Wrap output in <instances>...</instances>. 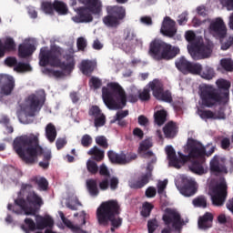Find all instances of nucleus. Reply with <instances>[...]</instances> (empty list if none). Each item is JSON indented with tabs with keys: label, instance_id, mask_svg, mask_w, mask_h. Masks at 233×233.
<instances>
[{
	"label": "nucleus",
	"instance_id": "nucleus-1",
	"mask_svg": "<svg viewBox=\"0 0 233 233\" xmlns=\"http://www.w3.org/2000/svg\"><path fill=\"white\" fill-rule=\"evenodd\" d=\"M13 149L25 165H35L37 157L43 156V161L39 162V167L44 170L50 167L52 151L39 145V134L16 137L13 141Z\"/></svg>",
	"mask_w": 233,
	"mask_h": 233
},
{
	"label": "nucleus",
	"instance_id": "nucleus-2",
	"mask_svg": "<svg viewBox=\"0 0 233 233\" xmlns=\"http://www.w3.org/2000/svg\"><path fill=\"white\" fill-rule=\"evenodd\" d=\"M26 190H32L31 184H22L18 197L15 199L14 204L7 205V209L18 216H21L23 212L25 216H36L37 212L41 210V207L45 205V201L35 191H29L24 198L23 193Z\"/></svg>",
	"mask_w": 233,
	"mask_h": 233
},
{
	"label": "nucleus",
	"instance_id": "nucleus-3",
	"mask_svg": "<svg viewBox=\"0 0 233 233\" xmlns=\"http://www.w3.org/2000/svg\"><path fill=\"white\" fill-rule=\"evenodd\" d=\"M102 98L109 110H122L127 106V99L129 103H137L139 96L130 94L127 97V93L119 83L110 82L106 86L102 87Z\"/></svg>",
	"mask_w": 233,
	"mask_h": 233
},
{
	"label": "nucleus",
	"instance_id": "nucleus-4",
	"mask_svg": "<svg viewBox=\"0 0 233 233\" xmlns=\"http://www.w3.org/2000/svg\"><path fill=\"white\" fill-rule=\"evenodd\" d=\"M65 50L58 46H51L50 50L48 47H42L39 54V65L40 66H56L60 68L63 72H73L76 68V60L72 55L66 56V61H61Z\"/></svg>",
	"mask_w": 233,
	"mask_h": 233
},
{
	"label": "nucleus",
	"instance_id": "nucleus-5",
	"mask_svg": "<svg viewBox=\"0 0 233 233\" xmlns=\"http://www.w3.org/2000/svg\"><path fill=\"white\" fill-rule=\"evenodd\" d=\"M121 214V206L117 200H107L102 202L96 209V219L101 227H107L111 223V232H116V228H119L123 225V218L119 217Z\"/></svg>",
	"mask_w": 233,
	"mask_h": 233
},
{
	"label": "nucleus",
	"instance_id": "nucleus-6",
	"mask_svg": "<svg viewBox=\"0 0 233 233\" xmlns=\"http://www.w3.org/2000/svg\"><path fill=\"white\" fill-rule=\"evenodd\" d=\"M177 46H172L163 40L155 39L149 45L148 54L155 61H170L179 54Z\"/></svg>",
	"mask_w": 233,
	"mask_h": 233
},
{
	"label": "nucleus",
	"instance_id": "nucleus-7",
	"mask_svg": "<svg viewBox=\"0 0 233 233\" xmlns=\"http://www.w3.org/2000/svg\"><path fill=\"white\" fill-rule=\"evenodd\" d=\"M199 96L203 106L207 108H212L216 105H227L225 100H223L221 94L218 88L210 85H203L199 87Z\"/></svg>",
	"mask_w": 233,
	"mask_h": 233
},
{
	"label": "nucleus",
	"instance_id": "nucleus-8",
	"mask_svg": "<svg viewBox=\"0 0 233 233\" xmlns=\"http://www.w3.org/2000/svg\"><path fill=\"white\" fill-rule=\"evenodd\" d=\"M106 15L102 21L107 28H117L121 25V21L127 17V9L121 5H108L106 8Z\"/></svg>",
	"mask_w": 233,
	"mask_h": 233
},
{
	"label": "nucleus",
	"instance_id": "nucleus-9",
	"mask_svg": "<svg viewBox=\"0 0 233 233\" xmlns=\"http://www.w3.org/2000/svg\"><path fill=\"white\" fill-rule=\"evenodd\" d=\"M162 219L167 227H172L175 232L181 233L183 231V227H185V220L181 218V214L172 209L167 208L165 214L162 217Z\"/></svg>",
	"mask_w": 233,
	"mask_h": 233
},
{
	"label": "nucleus",
	"instance_id": "nucleus-10",
	"mask_svg": "<svg viewBox=\"0 0 233 233\" xmlns=\"http://www.w3.org/2000/svg\"><path fill=\"white\" fill-rule=\"evenodd\" d=\"M191 57L195 61L199 59H208L212 56L214 50V44L212 42L195 44L187 46Z\"/></svg>",
	"mask_w": 233,
	"mask_h": 233
},
{
	"label": "nucleus",
	"instance_id": "nucleus-11",
	"mask_svg": "<svg viewBox=\"0 0 233 233\" xmlns=\"http://www.w3.org/2000/svg\"><path fill=\"white\" fill-rule=\"evenodd\" d=\"M211 201L214 207H223L228 196V186L227 181L221 180L211 189Z\"/></svg>",
	"mask_w": 233,
	"mask_h": 233
},
{
	"label": "nucleus",
	"instance_id": "nucleus-12",
	"mask_svg": "<svg viewBox=\"0 0 233 233\" xmlns=\"http://www.w3.org/2000/svg\"><path fill=\"white\" fill-rule=\"evenodd\" d=\"M187 147L188 157L191 159H205L207 148L201 142L194 138H188Z\"/></svg>",
	"mask_w": 233,
	"mask_h": 233
},
{
	"label": "nucleus",
	"instance_id": "nucleus-13",
	"mask_svg": "<svg viewBox=\"0 0 233 233\" xmlns=\"http://www.w3.org/2000/svg\"><path fill=\"white\" fill-rule=\"evenodd\" d=\"M149 88L152 90L156 99L165 101L166 103H172V94L169 91L163 90V83L161 81L154 79L152 82H149Z\"/></svg>",
	"mask_w": 233,
	"mask_h": 233
},
{
	"label": "nucleus",
	"instance_id": "nucleus-14",
	"mask_svg": "<svg viewBox=\"0 0 233 233\" xmlns=\"http://www.w3.org/2000/svg\"><path fill=\"white\" fill-rule=\"evenodd\" d=\"M107 157L112 165H128L131 161L137 159V155L136 153L127 155L123 152L117 154L113 150H109L107 151Z\"/></svg>",
	"mask_w": 233,
	"mask_h": 233
},
{
	"label": "nucleus",
	"instance_id": "nucleus-15",
	"mask_svg": "<svg viewBox=\"0 0 233 233\" xmlns=\"http://www.w3.org/2000/svg\"><path fill=\"white\" fill-rule=\"evenodd\" d=\"M43 105H45V100H40L39 96H35V94L30 95L25 99L24 112L29 117H34L37 112V108H39V106H43Z\"/></svg>",
	"mask_w": 233,
	"mask_h": 233
},
{
	"label": "nucleus",
	"instance_id": "nucleus-16",
	"mask_svg": "<svg viewBox=\"0 0 233 233\" xmlns=\"http://www.w3.org/2000/svg\"><path fill=\"white\" fill-rule=\"evenodd\" d=\"M227 25L225 21H223V18L218 17L209 24V34H211L215 39H219V37L227 35Z\"/></svg>",
	"mask_w": 233,
	"mask_h": 233
},
{
	"label": "nucleus",
	"instance_id": "nucleus-17",
	"mask_svg": "<svg viewBox=\"0 0 233 233\" xmlns=\"http://www.w3.org/2000/svg\"><path fill=\"white\" fill-rule=\"evenodd\" d=\"M216 85L218 86L217 90L219 91L220 97L223 98L224 103L226 105L230 101V87L232 84L230 81L219 78L216 81Z\"/></svg>",
	"mask_w": 233,
	"mask_h": 233
},
{
	"label": "nucleus",
	"instance_id": "nucleus-18",
	"mask_svg": "<svg viewBox=\"0 0 233 233\" xmlns=\"http://www.w3.org/2000/svg\"><path fill=\"white\" fill-rule=\"evenodd\" d=\"M160 32L166 37H174L177 34V29L176 28V21L170 19V16H166L162 23Z\"/></svg>",
	"mask_w": 233,
	"mask_h": 233
},
{
	"label": "nucleus",
	"instance_id": "nucleus-19",
	"mask_svg": "<svg viewBox=\"0 0 233 233\" xmlns=\"http://www.w3.org/2000/svg\"><path fill=\"white\" fill-rule=\"evenodd\" d=\"M74 23H92L94 21V16H92V12L85 6L79 7L77 9V15L72 17Z\"/></svg>",
	"mask_w": 233,
	"mask_h": 233
},
{
	"label": "nucleus",
	"instance_id": "nucleus-20",
	"mask_svg": "<svg viewBox=\"0 0 233 233\" xmlns=\"http://www.w3.org/2000/svg\"><path fill=\"white\" fill-rule=\"evenodd\" d=\"M17 45L12 36H6L0 40V59L5 57L6 52H14Z\"/></svg>",
	"mask_w": 233,
	"mask_h": 233
},
{
	"label": "nucleus",
	"instance_id": "nucleus-21",
	"mask_svg": "<svg viewBox=\"0 0 233 233\" xmlns=\"http://www.w3.org/2000/svg\"><path fill=\"white\" fill-rule=\"evenodd\" d=\"M198 189H196V181L189 178H183L182 186L180 187V194L186 198L194 196Z\"/></svg>",
	"mask_w": 233,
	"mask_h": 233
},
{
	"label": "nucleus",
	"instance_id": "nucleus-22",
	"mask_svg": "<svg viewBox=\"0 0 233 233\" xmlns=\"http://www.w3.org/2000/svg\"><path fill=\"white\" fill-rule=\"evenodd\" d=\"M152 170H154V166L150 163L147 164V173L142 175L137 181L133 182L131 184V188H143L145 185H147L150 181V177H152Z\"/></svg>",
	"mask_w": 233,
	"mask_h": 233
},
{
	"label": "nucleus",
	"instance_id": "nucleus-23",
	"mask_svg": "<svg viewBox=\"0 0 233 233\" xmlns=\"http://www.w3.org/2000/svg\"><path fill=\"white\" fill-rule=\"evenodd\" d=\"M0 80L4 81L5 84L1 87V94L4 96H10L15 86V81L13 76L0 75Z\"/></svg>",
	"mask_w": 233,
	"mask_h": 233
},
{
	"label": "nucleus",
	"instance_id": "nucleus-24",
	"mask_svg": "<svg viewBox=\"0 0 233 233\" xmlns=\"http://www.w3.org/2000/svg\"><path fill=\"white\" fill-rule=\"evenodd\" d=\"M93 15H101L103 3L101 0H85V6Z\"/></svg>",
	"mask_w": 233,
	"mask_h": 233
},
{
	"label": "nucleus",
	"instance_id": "nucleus-25",
	"mask_svg": "<svg viewBox=\"0 0 233 233\" xmlns=\"http://www.w3.org/2000/svg\"><path fill=\"white\" fill-rule=\"evenodd\" d=\"M163 132L167 139H174L177 136V132H179V127L176 122L169 121L164 126Z\"/></svg>",
	"mask_w": 233,
	"mask_h": 233
},
{
	"label": "nucleus",
	"instance_id": "nucleus-26",
	"mask_svg": "<svg viewBox=\"0 0 233 233\" xmlns=\"http://www.w3.org/2000/svg\"><path fill=\"white\" fill-rule=\"evenodd\" d=\"M35 52V46L30 43H23L20 44L18 46V56L22 59H25L26 57H30L32 54Z\"/></svg>",
	"mask_w": 233,
	"mask_h": 233
},
{
	"label": "nucleus",
	"instance_id": "nucleus-27",
	"mask_svg": "<svg viewBox=\"0 0 233 233\" xmlns=\"http://www.w3.org/2000/svg\"><path fill=\"white\" fill-rule=\"evenodd\" d=\"M212 221H214V215L210 212H206L198 218V228H200V230H208V228H212Z\"/></svg>",
	"mask_w": 233,
	"mask_h": 233
},
{
	"label": "nucleus",
	"instance_id": "nucleus-28",
	"mask_svg": "<svg viewBox=\"0 0 233 233\" xmlns=\"http://www.w3.org/2000/svg\"><path fill=\"white\" fill-rule=\"evenodd\" d=\"M123 45H126L127 48H132L133 46L143 45V41L137 38L134 31H127Z\"/></svg>",
	"mask_w": 233,
	"mask_h": 233
},
{
	"label": "nucleus",
	"instance_id": "nucleus-29",
	"mask_svg": "<svg viewBox=\"0 0 233 233\" xmlns=\"http://www.w3.org/2000/svg\"><path fill=\"white\" fill-rule=\"evenodd\" d=\"M54 227V219L48 217H41L36 215L37 230H45V228H52Z\"/></svg>",
	"mask_w": 233,
	"mask_h": 233
},
{
	"label": "nucleus",
	"instance_id": "nucleus-30",
	"mask_svg": "<svg viewBox=\"0 0 233 233\" xmlns=\"http://www.w3.org/2000/svg\"><path fill=\"white\" fill-rule=\"evenodd\" d=\"M166 154L167 156L170 167H174V168H181V165H179V158H177L176 149H174L172 146H167L166 147Z\"/></svg>",
	"mask_w": 233,
	"mask_h": 233
},
{
	"label": "nucleus",
	"instance_id": "nucleus-31",
	"mask_svg": "<svg viewBox=\"0 0 233 233\" xmlns=\"http://www.w3.org/2000/svg\"><path fill=\"white\" fill-rule=\"evenodd\" d=\"M205 158H197V160L192 161L189 165V170L193 174H198V176H203L205 174Z\"/></svg>",
	"mask_w": 233,
	"mask_h": 233
},
{
	"label": "nucleus",
	"instance_id": "nucleus-32",
	"mask_svg": "<svg viewBox=\"0 0 233 233\" xmlns=\"http://www.w3.org/2000/svg\"><path fill=\"white\" fill-rule=\"evenodd\" d=\"M80 70L84 76H90L96 70V63L92 60H83L80 64Z\"/></svg>",
	"mask_w": 233,
	"mask_h": 233
},
{
	"label": "nucleus",
	"instance_id": "nucleus-33",
	"mask_svg": "<svg viewBox=\"0 0 233 233\" xmlns=\"http://www.w3.org/2000/svg\"><path fill=\"white\" fill-rule=\"evenodd\" d=\"M86 185L87 192L90 194V196H99V184L97 183V179L89 178L86 180Z\"/></svg>",
	"mask_w": 233,
	"mask_h": 233
},
{
	"label": "nucleus",
	"instance_id": "nucleus-34",
	"mask_svg": "<svg viewBox=\"0 0 233 233\" xmlns=\"http://www.w3.org/2000/svg\"><path fill=\"white\" fill-rule=\"evenodd\" d=\"M88 156H92L93 161H96L100 163L105 159V150L100 149L97 146H94L89 151L87 152Z\"/></svg>",
	"mask_w": 233,
	"mask_h": 233
},
{
	"label": "nucleus",
	"instance_id": "nucleus-35",
	"mask_svg": "<svg viewBox=\"0 0 233 233\" xmlns=\"http://www.w3.org/2000/svg\"><path fill=\"white\" fill-rule=\"evenodd\" d=\"M46 137L50 143H54V141H56V138L57 137V129H56V126L54 124L49 123L46 125Z\"/></svg>",
	"mask_w": 233,
	"mask_h": 233
},
{
	"label": "nucleus",
	"instance_id": "nucleus-36",
	"mask_svg": "<svg viewBox=\"0 0 233 233\" xmlns=\"http://www.w3.org/2000/svg\"><path fill=\"white\" fill-rule=\"evenodd\" d=\"M53 6L55 12L59 14V15H66V14H68V6L63 1L55 0L53 2Z\"/></svg>",
	"mask_w": 233,
	"mask_h": 233
},
{
	"label": "nucleus",
	"instance_id": "nucleus-37",
	"mask_svg": "<svg viewBox=\"0 0 233 233\" xmlns=\"http://www.w3.org/2000/svg\"><path fill=\"white\" fill-rule=\"evenodd\" d=\"M190 64L191 63L188 60H187L185 56H181L175 62L176 67L180 72H187L188 68H190Z\"/></svg>",
	"mask_w": 233,
	"mask_h": 233
},
{
	"label": "nucleus",
	"instance_id": "nucleus-38",
	"mask_svg": "<svg viewBox=\"0 0 233 233\" xmlns=\"http://www.w3.org/2000/svg\"><path fill=\"white\" fill-rule=\"evenodd\" d=\"M217 41H219L221 50H228L230 46H233V36H228V33L227 35L219 37Z\"/></svg>",
	"mask_w": 233,
	"mask_h": 233
},
{
	"label": "nucleus",
	"instance_id": "nucleus-39",
	"mask_svg": "<svg viewBox=\"0 0 233 233\" xmlns=\"http://www.w3.org/2000/svg\"><path fill=\"white\" fill-rule=\"evenodd\" d=\"M210 170L211 172H216L217 174L227 173V167L220 166L218 158H214L210 161Z\"/></svg>",
	"mask_w": 233,
	"mask_h": 233
},
{
	"label": "nucleus",
	"instance_id": "nucleus-40",
	"mask_svg": "<svg viewBox=\"0 0 233 233\" xmlns=\"http://www.w3.org/2000/svg\"><path fill=\"white\" fill-rule=\"evenodd\" d=\"M155 117V123L158 126L161 127L165 125L167 122V111L165 110H158L154 114Z\"/></svg>",
	"mask_w": 233,
	"mask_h": 233
},
{
	"label": "nucleus",
	"instance_id": "nucleus-41",
	"mask_svg": "<svg viewBox=\"0 0 233 233\" xmlns=\"http://www.w3.org/2000/svg\"><path fill=\"white\" fill-rule=\"evenodd\" d=\"M34 183L38 186V189L45 191L48 190V180L45 177H33Z\"/></svg>",
	"mask_w": 233,
	"mask_h": 233
},
{
	"label": "nucleus",
	"instance_id": "nucleus-42",
	"mask_svg": "<svg viewBox=\"0 0 233 233\" xmlns=\"http://www.w3.org/2000/svg\"><path fill=\"white\" fill-rule=\"evenodd\" d=\"M86 168L87 172L91 174V176H96L97 172H99V166H97V163L94 160L88 159L86 161Z\"/></svg>",
	"mask_w": 233,
	"mask_h": 233
},
{
	"label": "nucleus",
	"instance_id": "nucleus-43",
	"mask_svg": "<svg viewBox=\"0 0 233 233\" xmlns=\"http://www.w3.org/2000/svg\"><path fill=\"white\" fill-rule=\"evenodd\" d=\"M154 209V205L150 204L149 202H145L142 206V210L140 214L143 218H150V214Z\"/></svg>",
	"mask_w": 233,
	"mask_h": 233
},
{
	"label": "nucleus",
	"instance_id": "nucleus-44",
	"mask_svg": "<svg viewBox=\"0 0 233 233\" xmlns=\"http://www.w3.org/2000/svg\"><path fill=\"white\" fill-rule=\"evenodd\" d=\"M192 204L198 208H207V198L199 196L193 199Z\"/></svg>",
	"mask_w": 233,
	"mask_h": 233
},
{
	"label": "nucleus",
	"instance_id": "nucleus-45",
	"mask_svg": "<svg viewBox=\"0 0 233 233\" xmlns=\"http://www.w3.org/2000/svg\"><path fill=\"white\" fill-rule=\"evenodd\" d=\"M89 86L94 90H99V88L103 86V81L99 77L91 76V78L89 79Z\"/></svg>",
	"mask_w": 233,
	"mask_h": 233
},
{
	"label": "nucleus",
	"instance_id": "nucleus-46",
	"mask_svg": "<svg viewBox=\"0 0 233 233\" xmlns=\"http://www.w3.org/2000/svg\"><path fill=\"white\" fill-rule=\"evenodd\" d=\"M63 223L74 233H86V231L83 230L81 227L74 225L68 218L66 219Z\"/></svg>",
	"mask_w": 233,
	"mask_h": 233
},
{
	"label": "nucleus",
	"instance_id": "nucleus-47",
	"mask_svg": "<svg viewBox=\"0 0 233 233\" xmlns=\"http://www.w3.org/2000/svg\"><path fill=\"white\" fill-rule=\"evenodd\" d=\"M14 70L15 72H32V66H30V64L19 62L16 64Z\"/></svg>",
	"mask_w": 233,
	"mask_h": 233
},
{
	"label": "nucleus",
	"instance_id": "nucleus-48",
	"mask_svg": "<svg viewBox=\"0 0 233 233\" xmlns=\"http://www.w3.org/2000/svg\"><path fill=\"white\" fill-rule=\"evenodd\" d=\"M93 119H94V125L96 128L105 127V125L106 124V116L103 113L98 116H95Z\"/></svg>",
	"mask_w": 233,
	"mask_h": 233
},
{
	"label": "nucleus",
	"instance_id": "nucleus-49",
	"mask_svg": "<svg viewBox=\"0 0 233 233\" xmlns=\"http://www.w3.org/2000/svg\"><path fill=\"white\" fill-rule=\"evenodd\" d=\"M198 114L201 119H214V112L211 110L198 109Z\"/></svg>",
	"mask_w": 233,
	"mask_h": 233
},
{
	"label": "nucleus",
	"instance_id": "nucleus-50",
	"mask_svg": "<svg viewBox=\"0 0 233 233\" xmlns=\"http://www.w3.org/2000/svg\"><path fill=\"white\" fill-rule=\"evenodd\" d=\"M216 73L214 72V69L211 67H206L201 74V77H203V79H207L208 81H210V79H214Z\"/></svg>",
	"mask_w": 233,
	"mask_h": 233
},
{
	"label": "nucleus",
	"instance_id": "nucleus-51",
	"mask_svg": "<svg viewBox=\"0 0 233 233\" xmlns=\"http://www.w3.org/2000/svg\"><path fill=\"white\" fill-rule=\"evenodd\" d=\"M220 65H221L222 68L224 70H226L227 72H232V70H233V62H232V60H230L228 58H223L220 61Z\"/></svg>",
	"mask_w": 233,
	"mask_h": 233
},
{
	"label": "nucleus",
	"instance_id": "nucleus-52",
	"mask_svg": "<svg viewBox=\"0 0 233 233\" xmlns=\"http://www.w3.org/2000/svg\"><path fill=\"white\" fill-rule=\"evenodd\" d=\"M159 227V222L157 221V218L149 219L147 221V230L148 233H154L156 232V229Z\"/></svg>",
	"mask_w": 233,
	"mask_h": 233
},
{
	"label": "nucleus",
	"instance_id": "nucleus-53",
	"mask_svg": "<svg viewBox=\"0 0 233 233\" xmlns=\"http://www.w3.org/2000/svg\"><path fill=\"white\" fill-rule=\"evenodd\" d=\"M103 112L101 111V108H99V106H92L88 110V116L90 117H97L98 116H101Z\"/></svg>",
	"mask_w": 233,
	"mask_h": 233
},
{
	"label": "nucleus",
	"instance_id": "nucleus-54",
	"mask_svg": "<svg viewBox=\"0 0 233 233\" xmlns=\"http://www.w3.org/2000/svg\"><path fill=\"white\" fill-rule=\"evenodd\" d=\"M153 144H152V140L150 139H145L144 141H142V143L140 144L138 150L140 152H147V150H149V148H152Z\"/></svg>",
	"mask_w": 233,
	"mask_h": 233
},
{
	"label": "nucleus",
	"instance_id": "nucleus-55",
	"mask_svg": "<svg viewBox=\"0 0 233 233\" xmlns=\"http://www.w3.org/2000/svg\"><path fill=\"white\" fill-rule=\"evenodd\" d=\"M201 70H203V67L200 64H189V67L187 69V72L190 74H201Z\"/></svg>",
	"mask_w": 233,
	"mask_h": 233
},
{
	"label": "nucleus",
	"instance_id": "nucleus-56",
	"mask_svg": "<svg viewBox=\"0 0 233 233\" xmlns=\"http://www.w3.org/2000/svg\"><path fill=\"white\" fill-rule=\"evenodd\" d=\"M42 9L46 14H49L50 15H54V3L44 2L42 4Z\"/></svg>",
	"mask_w": 233,
	"mask_h": 233
},
{
	"label": "nucleus",
	"instance_id": "nucleus-57",
	"mask_svg": "<svg viewBox=\"0 0 233 233\" xmlns=\"http://www.w3.org/2000/svg\"><path fill=\"white\" fill-rule=\"evenodd\" d=\"M45 72L47 74V76H49V77H63V76H65V73L60 70L46 68Z\"/></svg>",
	"mask_w": 233,
	"mask_h": 233
},
{
	"label": "nucleus",
	"instance_id": "nucleus-58",
	"mask_svg": "<svg viewBox=\"0 0 233 233\" xmlns=\"http://www.w3.org/2000/svg\"><path fill=\"white\" fill-rule=\"evenodd\" d=\"M96 143L101 148H108V140L105 137V136H99L96 137Z\"/></svg>",
	"mask_w": 233,
	"mask_h": 233
},
{
	"label": "nucleus",
	"instance_id": "nucleus-59",
	"mask_svg": "<svg viewBox=\"0 0 233 233\" xmlns=\"http://www.w3.org/2000/svg\"><path fill=\"white\" fill-rule=\"evenodd\" d=\"M81 145L84 148H88L92 145V137L88 134L84 135L81 138Z\"/></svg>",
	"mask_w": 233,
	"mask_h": 233
},
{
	"label": "nucleus",
	"instance_id": "nucleus-60",
	"mask_svg": "<svg viewBox=\"0 0 233 233\" xmlns=\"http://www.w3.org/2000/svg\"><path fill=\"white\" fill-rule=\"evenodd\" d=\"M99 189L105 192L107 188H110V180L108 178H103L98 184Z\"/></svg>",
	"mask_w": 233,
	"mask_h": 233
},
{
	"label": "nucleus",
	"instance_id": "nucleus-61",
	"mask_svg": "<svg viewBox=\"0 0 233 233\" xmlns=\"http://www.w3.org/2000/svg\"><path fill=\"white\" fill-rule=\"evenodd\" d=\"M24 223L28 227L27 228L31 230V232H34V230L37 228V224H35L32 218H25Z\"/></svg>",
	"mask_w": 233,
	"mask_h": 233
},
{
	"label": "nucleus",
	"instance_id": "nucleus-62",
	"mask_svg": "<svg viewBox=\"0 0 233 233\" xmlns=\"http://www.w3.org/2000/svg\"><path fill=\"white\" fill-rule=\"evenodd\" d=\"M138 98L140 101H149L150 100V90L144 89L142 92L139 93Z\"/></svg>",
	"mask_w": 233,
	"mask_h": 233
},
{
	"label": "nucleus",
	"instance_id": "nucleus-63",
	"mask_svg": "<svg viewBox=\"0 0 233 233\" xmlns=\"http://www.w3.org/2000/svg\"><path fill=\"white\" fill-rule=\"evenodd\" d=\"M213 119H227V115L225 114V109L223 107H220L218 110H217L214 113V117Z\"/></svg>",
	"mask_w": 233,
	"mask_h": 233
},
{
	"label": "nucleus",
	"instance_id": "nucleus-64",
	"mask_svg": "<svg viewBox=\"0 0 233 233\" xmlns=\"http://www.w3.org/2000/svg\"><path fill=\"white\" fill-rule=\"evenodd\" d=\"M186 41H188L190 45H198L195 43L196 41V33L193 31H187L186 32Z\"/></svg>",
	"mask_w": 233,
	"mask_h": 233
}]
</instances>
